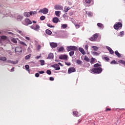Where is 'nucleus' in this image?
<instances>
[{
	"instance_id": "obj_49",
	"label": "nucleus",
	"mask_w": 125,
	"mask_h": 125,
	"mask_svg": "<svg viewBox=\"0 0 125 125\" xmlns=\"http://www.w3.org/2000/svg\"><path fill=\"white\" fill-rule=\"evenodd\" d=\"M47 26H48V27H49V28H54L55 27L54 26L51 25V24L50 23H47Z\"/></svg>"
},
{
	"instance_id": "obj_22",
	"label": "nucleus",
	"mask_w": 125,
	"mask_h": 125,
	"mask_svg": "<svg viewBox=\"0 0 125 125\" xmlns=\"http://www.w3.org/2000/svg\"><path fill=\"white\" fill-rule=\"evenodd\" d=\"M17 41L19 42V39L18 38H13L11 39V41L12 42H14V43H17Z\"/></svg>"
},
{
	"instance_id": "obj_42",
	"label": "nucleus",
	"mask_w": 125,
	"mask_h": 125,
	"mask_svg": "<svg viewBox=\"0 0 125 125\" xmlns=\"http://www.w3.org/2000/svg\"><path fill=\"white\" fill-rule=\"evenodd\" d=\"M77 64H78V65H81V64H82V63H83V61H82L80 60H77Z\"/></svg>"
},
{
	"instance_id": "obj_53",
	"label": "nucleus",
	"mask_w": 125,
	"mask_h": 125,
	"mask_svg": "<svg viewBox=\"0 0 125 125\" xmlns=\"http://www.w3.org/2000/svg\"><path fill=\"white\" fill-rule=\"evenodd\" d=\"M35 77H36V78H39V77H40V73H36Z\"/></svg>"
},
{
	"instance_id": "obj_48",
	"label": "nucleus",
	"mask_w": 125,
	"mask_h": 125,
	"mask_svg": "<svg viewBox=\"0 0 125 125\" xmlns=\"http://www.w3.org/2000/svg\"><path fill=\"white\" fill-rule=\"evenodd\" d=\"M110 64H118V62L115 60H113L110 62Z\"/></svg>"
},
{
	"instance_id": "obj_39",
	"label": "nucleus",
	"mask_w": 125,
	"mask_h": 125,
	"mask_svg": "<svg viewBox=\"0 0 125 125\" xmlns=\"http://www.w3.org/2000/svg\"><path fill=\"white\" fill-rule=\"evenodd\" d=\"M92 53L94 56H98L99 55V54L97 52H92Z\"/></svg>"
},
{
	"instance_id": "obj_52",
	"label": "nucleus",
	"mask_w": 125,
	"mask_h": 125,
	"mask_svg": "<svg viewBox=\"0 0 125 125\" xmlns=\"http://www.w3.org/2000/svg\"><path fill=\"white\" fill-rule=\"evenodd\" d=\"M104 59H105V60H106V61H109L110 60V59H109V58L107 57H104Z\"/></svg>"
},
{
	"instance_id": "obj_12",
	"label": "nucleus",
	"mask_w": 125,
	"mask_h": 125,
	"mask_svg": "<svg viewBox=\"0 0 125 125\" xmlns=\"http://www.w3.org/2000/svg\"><path fill=\"white\" fill-rule=\"evenodd\" d=\"M74 72H76V68L74 67H70L68 69V74H71V73H74Z\"/></svg>"
},
{
	"instance_id": "obj_59",
	"label": "nucleus",
	"mask_w": 125,
	"mask_h": 125,
	"mask_svg": "<svg viewBox=\"0 0 125 125\" xmlns=\"http://www.w3.org/2000/svg\"><path fill=\"white\" fill-rule=\"evenodd\" d=\"M49 80H50V81H54V78L50 77Z\"/></svg>"
},
{
	"instance_id": "obj_13",
	"label": "nucleus",
	"mask_w": 125,
	"mask_h": 125,
	"mask_svg": "<svg viewBox=\"0 0 125 125\" xmlns=\"http://www.w3.org/2000/svg\"><path fill=\"white\" fill-rule=\"evenodd\" d=\"M50 45L52 48H55V47H57L58 44L55 42H50Z\"/></svg>"
},
{
	"instance_id": "obj_26",
	"label": "nucleus",
	"mask_w": 125,
	"mask_h": 125,
	"mask_svg": "<svg viewBox=\"0 0 125 125\" xmlns=\"http://www.w3.org/2000/svg\"><path fill=\"white\" fill-rule=\"evenodd\" d=\"M61 12V11H55V15L56 16H57L58 17H60V13Z\"/></svg>"
},
{
	"instance_id": "obj_25",
	"label": "nucleus",
	"mask_w": 125,
	"mask_h": 125,
	"mask_svg": "<svg viewBox=\"0 0 125 125\" xmlns=\"http://www.w3.org/2000/svg\"><path fill=\"white\" fill-rule=\"evenodd\" d=\"M70 9H71V8L67 6H65L64 8V11L65 12H68V11L70 10Z\"/></svg>"
},
{
	"instance_id": "obj_40",
	"label": "nucleus",
	"mask_w": 125,
	"mask_h": 125,
	"mask_svg": "<svg viewBox=\"0 0 125 125\" xmlns=\"http://www.w3.org/2000/svg\"><path fill=\"white\" fill-rule=\"evenodd\" d=\"M92 48H93V50H95V51H97L98 50V47L96 46H93Z\"/></svg>"
},
{
	"instance_id": "obj_45",
	"label": "nucleus",
	"mask_w": 125,
	"mask_h": 125,
	"mask_svg": "<svg viewBox=\"0 0 125 125\" xmlns=\"http://www.w3.org/2000/svg\"><path fill=\"white\" fill-rule=\"evenodd\" d=\"M24 67H25L26 70H27V71L29 70V68H30V66H29V65L26 64V65H25L24 66Z\"/></svg>"
},
{
	"instance_id": "obj_50",
	"label": "nucleus",
	"mask_w": 125,
	"mask_h": 125,
	"mask_svg": "<svg viewBox=\"0 0 125 125\" xmlns=\"http://www.w3.org/2000/svg\"><path fill=\"white\" fill-rule=\"evenodd\" d=\"M46 73L47 74V75H51V71H50L49 70H46Z\"/></svg>"
},
{
	"instance_id": "obj_64",
	"label": "nucleus",
	"mask_w": 125,
	"mask_h": 125,
	"mask_svg": "<svg viewBox=\"0 0 125 125\" xmlns=\"http://www.w3.org/2000/svg\"><path fill=\"white\" fill-rule=\"evenodd\" d=\"M41 57V56H37L36 58V59H39Z\"/></svg>"
},
{
	"instance_id": "obj_43",
	"label": "nucleus",
	"mask_w": 125,
	"mask_h": 125,
	"mask_svg": "<svg viewBox=\"0 0 125 125\" xmlns=\"http://www.w3.org/2000/svg\"><path fill=\"white\" fill-rule=\"evenodd\" d=\"M1 40H6L7 39V37L5 36H0Z\"/></svg>"
},
{
	"instance_id": "obj_36",
	"label": "nucleus",
	"mask_w": 125,
	"mask_h": 125,
	"mask_svg": "<svg viewBox=\"0 0 125 125\" xmlns=\"http://www.w3.org/2000/svg\"><path fill=\"white\" fill-rule=\"evenodd\" d=\"M23 15L25 16V17H29L30 16L29 12H24Z\"/></svg>"
},
{
	"instance_id": "obj_10",
	"label": "nucleus",
	"mask_w": 125,
	"mask_h": 125,
	"mask_svg": "<svg viewBox=\"0 0 125 125\" xmlns=\"http://www.w3.org/2000/svg\"><path fill=\"white\" fill-rule=\"evenodd\" d=\"M55 10H63V6L59 5H55L54 6Z\"/></svg>"
},
{
	"instance_id": "obj_33",
	"label": "nucleus",
	"mask_w": 125,
	"mask_h": 125,
	"mask_svg": "<svg viewBox=\"0 0 125 125\" xmlns=\"http://www.w3.org/2000/svg\"><path fill=\"white\" fill-rule=\"evenodd\" d=\"M86 14L89 17H91L93 15V14L91 12H86Z\"/></svg>"
},
{
	"instance_id": "obj_11",
	"label": "nucleus",
	"mask_w": 125,
	"mask_h": 125,
	"mask_svg": "<svg viewBox=\"0 0 125 125\" xmlns=\"http://www.w3.org/2000/svg\"><path fill=\"white\" fill-rule=\"evenodd\" d=\"M16 53L19 52V53H21L22 52V48L21 47H16L15 49Z\"/></svg>"
},
{
	"instance_id": "obj_6",
	"label": "nucleus",
	"mask_w": 125,
	"mask_h": 125,
	"mask_svg": "<svg viewBox=\"0 0 125 125\" xmlns=\"http://www.w3.org/2000/svg\"><path fill=\"white\" fill-rule=\"evenodd\" d=\"M31 29H33V30H34V31H37V32H39L40 31V29L41 28V27L38 24L36 25V26L31 25L30 26Z\"/></svg>"
},
{
	"instance_id": "obj_20",
	"label": "nucleus",
	"mask_w": 125,
	"mask_h": 125,
	"mask_svg": "<svg viewBox=\"0 0 125 125\" xmlns=\"http://www.w3.org/2000/svg\"><path fill=\"white\" fill-rule=\"evenodd\" d=\"M73 114L74 117H80L81 116V114H79L78 111H73Z\"/></svg>"
},
{
	"instance_id": "obj_1",
	"label": "nucleus",
	"mask_w": 125,
	"mask_h": 125,
	"mask_svg": "<svg viewBox=\"0 0 125 125\" xmlns=\"http://www.w3.org/2000/svg\"><path fill=\"white\" fill-rule=\"evenodd\" d=\"M91 71L92 72H93V73H94V74H96L97 75H98V74H101V73H102V68H94L92 69Z\"/></svg>"
},
{
	"instance_id": "obj_56",
	"label": "nucleus",
	"mask_w": 125,
	"mask_h": 125,
	"mask_svg": "<svg viewBox=\"0 0 125 125\" xmlns=\"http://www.w3.org/2000/svg\"><path fill=\"white\" fill-rule=\"evenodd\" d=\"M85 49H86V50H87V49H88V45L87 44H86L85 45Z\"/></svg>"
},
{
	"instance_id": "obj_55",
	"label": "nucleus",
	"mask_w": 125,
	"mask_h": 125,
	"mask_svg": "<svg viewBox=\"0 0 125 125\" xmlns=\"http://www.w3.org/2000/svg\"><path fill=\"white\" fill-rule=\"evenodd\" d=\"M65 65H67V66H70L71 65V62H65Z\"/></svg>"
},
{
	"instance_id": "obj_24",
	"label": "nucleus",
	"mask_w": 125,
	"mask_h": 125,
	"mask_svg": "<svg viewBox=\"0 0 125 125\" xmlns=\"http://www.w3.org/2000/svg\"><path fill=\"white\" fill-rule=\"evenodd\" d=\"M45 33L46 34H47V35H51V34H52V32H51V31H50V30L49 29H46L45 30Z\"/></svg>"
},
{
	"instance_id": "obj_63",
	"label": "nucleus",
	"mask_w": 125,
	"mask_h": 125,
	"mask_svg": "<svg viewBox=\"0 0 125 125\" xmlns=\"http://www.w3.org/2000/svg\"><path fill=\"white\" fill-rule=\"evenodd\" d=\"M14 67H13L12 69H11V72H14Z\"/></svg>"
},
{
	"instance_id": "obj_14",
	"label": "nucleus",
	"mask_w": 125,
	"mask_h": 125,
	"mask_svg": "<svg viewBox=\"0 0 125 125\" xmlns=\"http://www.w3.org/2000/svg\"><path fill=\"white\" fill-rule=\"evenodd\" d=\"M7 63H11V64H13V65H15V64H17L18 63V61H12L11 60H7Z\"/></svg>"
},
{
	"instance_id": "obj_28",
	"label": "nucleus",
	"mask_w": 125,
	"mask_h": 125,
	"mask_svg": "<svg viewBox=\"0 0 125 125\" xmlns=\"http://www.w3.org/2000/svg\"><path fill=\"white\" fill-rule=\"evenodd\" d=\"M19 42L20 43V44H21V45H24V46H27V44H26L25 42L20 41V40H19Z\"/></svg>"
},
{
	"instance_id": "obj_4",
	"label": "nucleus",
	"mask_w": 125,
	"mask_h": 125,
	"mask_svg": "<svg viewBox=\"0 0 125 125\" xmlns=\"http://www.w3.org/2000/svg\"><path fill=\"white\" fill-rule=\"evenodd\" d=\"M97 38H98V34L96 33L94 34L92 37H90L89 40V41H91V42H95V41L97 40Z\"/></svg>"
},
{
	"instance_id": "obj_54",
	"label": "nucleus",
	"mask_w": 125,
	"mask_h": 125,
	"mask_svg": "<svg viewBox=\"0 0 125 125\" xmlns=\"http://www.w3.org/2000/svg\"><path fill=\"white\" fill-rule=\"evenodd\" d=\"M75 26L76 29H79V28H80V24H75Z\"/></svg>"
},
{
	"instance_id": "obj_31",
	"label": "nucleus",
	"mask_w": 125,
	"mask_h": 125,
	"mask_svg": "<svg viewBox=\"0 0 125 125\" xmlns=\"http://www.w3.org/2000/svg\"><path fill=\"white\" fill-rule=\"evenodd\" d=\"M119 63H121V64H123V65H125V60H120L118 61Z\"/></svg>"
},
{
	"instance_id": "obj_32",
	"label": "nucleus",
	"mask_w": 125,
	"mask_h": 125,
	"mask_svg": "<svg viewBox=\"0 0 125 125\" xmlns=\"http://www.w3.org/2000/svg\"><path fill=\"white\" fill-rule=\"evenodd\" d=\"M39 62H40V63H41V66H43V65H44V63H45L44 60H40L39 61Z\"/></svg>"
},
{
	"instance_id": "obj_62",
	"label": "nucleus",
	"mask_w": 125,
	"mask_h": 125,
	"mask_svg": "<svg viewBox=\"0 0 125 125\" xmlns=\"http://www.w3.org/2000/svg\"><path fill=\"white\" fill-rule=\"evenodd\" d=\"M41 47H42V46L40 45H39L38 46V49H41Z\"/></svg>"
},
{
	"instance_id": "obj_3",
	"label": "nucleus",
	"mask_w": 125,
	"mask_h": 125,
	"mask_svg": "<svg viewBox=\"0 0 125 125\" xmlns=\"http://www.w3.org/2000/svg\"><path fill=\"white\" fill-rule=\"evenodd\" d=\"M113 27L115 30H119L120 28L123 27V24L121 22H118L117 23L114 24Z\"/></svg>"
},
{
	"instance_id": "obj_34",
	"label": "nucleus",
	"mask_w": 125,
	"mask_h": 125,
	"mask_svg": "<svg viewBox=\"0 0 125 125\" xmlns=\"http://www.w3.org/2000/svg\"><path fill=\"white\" fill-rule=\"evenodd\" d=\"M6 57H0V60H1V61H3L4 62L6 61Z\"/></svg>"
},
{
	"instance_id": "obj_23",
	"label": "nucleus",
	"mask_w": 125,
	"mask_h": 125,
	"mask_svg": "<svg viewBox=\"0 0 125 125\" xmlns=\"http://www.w3.org/2000/svg\"><path fill=\"white\" fill-rule=\"evenodd\" d=\"M98 67H102V65L98 63L94 64V68H98Z\"/></svg>"
},
{
	"instance_id": "obj_44",
	"label": "nucleus",
	"mask_w": 125,
	"mask_h": 125,
	"mask_svg": "<svg viewBox=\"0 0 125 125\" xmlns=\"http://www.w3.org/2000/svg\"><path fill=\"white\" fill-rule=\"evenodd\" d=\"M45 19V16H42L40 17V20H41V21H43V20H44Z\"/></svg>"
},
{
	"instance_id": "obj_30",
	"label": "nucleus",
	"mask_w": 125,
	"mask_h": 125,
	"mask_svg": "<svg viewBox=\"0 0 125 125\" xmlns=\"http://www.w3.org/2000/svg\"><path fill=\"white\" fill-rule=\"evenodd\" d=\"M23 17L22 16H21V15H19L17 17V20H20V21H21V20H22L23 19Z\"/></svg>"
},
{
	"instance_id": "obj_61",
	"label": "nucleus",
	"mask_w": 125,
	"mask_h": 125,
	"mask_svg": "<svg viewBox=\"0 0 125 125\" xmlns=\"http://www.w3.org/2000/svg\"><path fill=\"white\" fill-rule=\"evenodd\" d=\"M58 64H59V65H60V66H61L62 67H63L64 66V65H63L61 62H59Z\"/></svg>"
},
{
	"instance_id": "obj_47",
	"label": "nucleus",
	"mask_w": 125,
	"mask_h": 125,
	"mask_svg": "<svg viewBox=\"0 0 125 125\" xmlns=\"http://www.w3.org/2000/svg\"><path fill=\"white\" fill-rule=\"evenodd\" d=\"M90 62V63H94V62H95V59H94V58H92Z\"/></svg>"
},
{
	"instance_id": "obj_57",
	"label": "nucleus",
	"mask_w": 125,
	"mask_h": 125,
	"mask_svg": "<svg viewBox=\"0 0 125 125\" xmlns=\"http://www.w3.org/2000/svg\"><path fill=\"white\" fill-rule=\"evenodd\" d=\"M39 73L40 74H44V72L42 70L38 71Z\"/></svg>"
},
{
	"instance_id": "obj_16",
	"label": "nucleus",
	"mask_w": 125,
	"mask_h": 125,
	"mask_svg": "<svg viewBox=\"0 0 125 125\" xmlns=\"http://www.w3.org/2000/svg\"><path fill=\"white\" fill-rule=\"evenodd\" d=\"M79 51L81 52L82 54H83V55H84L85 54V51H84V50L82 47H79Z\"/></svg>"
},
{
	"instance_id": "obj_19",
	"label": "nucleus",
	"mask_w": 125,
	"mask_h": 125,
	"mask_svg": "<svg viewBox=\"0 0 125 125\" xmlns=\"http://www.w3.org/2000/svg\"><path fill=\"white\" fill-rule=\"evenodd\" d=\"M54 55L53 53H50L48 54L47 59H53Z\"/></svg>"
},
{
	"instance_id": "obj_2",
	"label": "nucleus",
	"mask_w": 125,
	"mask_h": 125,
	"mask_svg": "<svg viewBox=\"0 0 125 125\" xmlns=\"http://www.w3.org/2000/svg\"><path fill=\"white\" fill-rule=\"evenodd\" d=\"M66 50L67 51H77L79 50V49L76 46H68L66 47Z\"/></svg>"
},
{
	"instance_id": "obj_7",
	"label": "nucleus",
	"mask_w": 125,
	"mask_h": 125,
	"mask_svg": "<svg viewBox=\"0 0 125 125\" xmlns=\"http://www.w3.org/2000/svg\"><path fill=\"white\" fill-rule=\"evenodd\" d=\"M39 12L43 13V14H47L48 13V9L44 8L40 10Z\"/></svg>"
},
{
	"instance_id": "obj_51",
	"label": "nucleus",
	"mask_w": 125,
	"mask_h": 125,
	"mask_svg": "<svg viewBox=\"0 0 125 125\" xmlns=\"http://www.w3.org/2000/svg\"><path fill=\"white\" fill-rule=\"evenodd\" d=\"M92 0H85L86 3H90Z\"/></svg>"
},
{
	"instance_id": "obj_60",
	"label": "nucleus",
	"mask_w": 125,
	"mask_h": 125,
	"mask_svg": "<svg viewBox=\"0 0 125 125\" xmlns=\"http://www.w3.org/2000/svg\"><path fill=\"white\" fill-rule=\"evenodd\" d=\"M25 38L27 40V41H30V37H25Z\"/></svg>"
},
{
	"instance_id": "obj_37",
	"label": "nucleus",
	"mask_w": 125,
	"mask_h": 125,
	"mask_svg": "<svg viewBox=\"0 0 125 125\" xmlns=\"http://www.w3.org/2000/svg\"><path fill=\"white\" fill-rule=\"evenodd\" d=\"M118 36L120 37H123V36H125V32L124 31H121L118 35Z\"/></svg>"
},
{
	"instance_id": "obj_41",
	"label": "nucleus",
	"mask_w": 125,
	"mask_h": 125,
	"mask_svg": "<svg viewBox=\"0 0 125 125\" xmlns=\"http://www.w3.org/2000/svg\"><path fill=\"white\" fill-rule=\"evenodd\" d=\"M84 60L85 61H87V62H88L89 61V58H88V57H87V56H85V57L84 58Z\"/></svg>"
},
{
	"instance_id": "obj_29",
	"label": "nucleus",
	"mask_w": 125,
	"mask_h": 125,
	"mask_svg": "<svg viewBox=\"0 0 125 125\" xmlns=\"http://www.w3.org/2000/svg\"><path fill=\"white\" fill-rule=\"evenodd\" d=\"M28 13L29 14V16L33 15V14H37V12L36 11H31L30 12H28Z\"/></svg>"
},
{
	"instance_id": "obj_15",
	"label": "nucleus",
	"mask_w": 125,
	"mask_h": 125,
	"mask_svg": "<svg viewBox=\"0 0 125 125\" xmlns=\"http://www.w3.org/2000/svg\"><path fill=\"white\" fill-rule=\"evenodd\" d=\"M106 48L108 50L110 54H114V51L111 48V47L106 46Z\"/></svg>"
},
{
	"instance_id": "obj_38",
	"label": "nucleus",
	"mask_w": 125,
	"mask_h": 125,
	"mask_svg": "<svg viewBox=\"0 0 125 125\" xmlns=\"http://www.w3.org/2000/svg\"><path fill=\"white\" fill-rule=\"evenodd\" d=\"M64 50V47L63 46H61L58 50L59 52H61V51H63Z\"/></svg>"
},
{
	"instance_id": "obj_18",
	"label": "nucleus",
	"mask_w": 125,
	"mask_h": 125,
	"mask_svg": "<svg viewBox=\"0 0 125 125\" xmlns=\"http://www.w3.org/2000/svg\"><path fill=\"white\" fill-rule=\"evenodd\" d=\"M52 21L53 23H57L58 22H59V19L57 17H54L53 18Z\"/></svg>"
},
{
	"instance_id": "obj_35",
	"label": "nucleus",
	"mask_w": 125,
	"mask_h": 125,
	"mask_svg": "<svg viewBox=\"0 0 125 125\" xmlns=\"http://www.w3.org/2000/svg\"><path fill=\"white\" fill-rule=\"evenodd\" d=\"M69 56H70V57H72V56H73V55H74V54H75V51H71L69 52Z\"/></svg>"
},
{
	"instance_id": "obj_27",
	"label": "nucleus",
	"mask_w": 125,
	"mask_h": 125,
	"mask_svg": "<svg viewBox=\"0 0 125 125\" xmlns=\"http://www.w3.org/2000/svg\"><path fill=\"white\" fill-rule=\"evenodd\" d=\"M31 56H32V55L31 54L26 56L25 57V60H29V59H30V58H31Z\"/></svg>"
},
{
	"instance_id": "obj_8",
	"label": "nucleus",
	"mask_w": 125,
	"mask_h": 125,
	"mask_svg": "<svg viewBox=\"0 0 125 125\" xmlns=\"http://www.w3.org/2000/svg\"><path fill=\"white\" fill-rule=\"evenodd\" d=\"M51 67H52V68H54L56 71L60 70V66H59V64H54L51 65Z\"/></svg>"
},
{
	"instance_id": "obj_21",
	"label": "nucleus",
	"mask_w": 125,
	"mask_h": 125,
	"mask_svg": "<svg viewBox=\"0 0 125 125\" xmlns=\"http://www.w3.org/2000/svg\"><path fill=\"white\" fill-rule=\"evenodd\" d=\"M115 54H116L117 56V57H118V58H121L122 55H121V54L120 53H119V51L118 50H116L114 52Z\"/></svg>"
},
{
	"instance_id": "obj_58",
	"label": "nucleus",
	"mask_w": 125,
	"mask_h": 125,
	"mask_svg": "<svg viewBox=\"0 0 125 125\" xmlns=\"http://www.w3.org/2000/svg\"><path fill=\"white\" fill-rule=\"evenodd\" d=\"M68 3L69 5H72V1H68Z\"/></svg>"
},
{
	"instance_id": "obj_9",
	"label": "nucleus",
	"mask_w": 125,
	"mask_h": 125,
	"mask_svg": "<svg viewBox=\"0 0 125 125\" xmlns=\"http://www.w3.org/2000/svg\"><path fill=\"white\" fill-rule=\"evenodd\" d=\"M68 59V55L64 54V55H61L59 56V59L62 60H67Z\"/></svg>"
},
{
	"instance_id": "obj_17",
	"label": "nucleus",
	"mask_w": 125,
	"mask_h": 125,
	"mask_svg": "<svg viewBox=\"0 0 125 125\" xmlns=\"http://www.w3.org/2000/svg\"><path fill=\"white\" fill-rule=\"evenodd\" d=\"M97 25L98 27H99V28L101 29L102 30H103V29H104V25L102 23H98Z\"/></svg>"
},
{
	"instance_id": "obj_5",
	"label": "nucleus",
	"mask_w": 125,
	"mask_h": 125,
	"mask_svg": "<svg viewBox=\"0 0 125 125\" xmlns=\"http://www.w3.org/2000/svg\"><path fill=\"white\" fill-rule=\"evenodd\" d=\"M23 25L25 26H28V25H31L32 24V21L29 19H25L24 20V22H22Z\"/></svg>"
},
{
	"instance_id": "obj_46",
	"label": "nucleus",
	"mask_w": 125,
	"mask_h": 125,
	"mask_svg": "<svg viewBox=\"0 0 125 125\" xmlns=\"http://www.w3.org/2000/svg\"><path fill=\"white\" fill-rule=\"evenodd\" d=\"M67 27H68V25L66 24H63L62 25V28H63V29L67 28Z\"/></svg>"
}]
</instances>
